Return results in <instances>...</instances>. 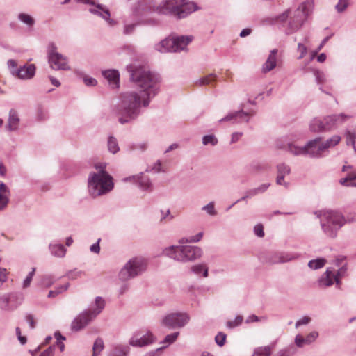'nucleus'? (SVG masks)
Here are the masks:
<instances>
[{"label": "nucleus", "instance_id": "61", "mask_svg": "<svg viewBox=\"0 0 356 356\" xmlns=\"http://www.w3.org/2000/svg\"><path fill=\"white\" fill-rule=\"evenodd\" d=\"M7 280L6 270L0 268V287Z\"/></svg>", "mask_w": 356, "mask_h": 356}, {"label": "nucleus", "instance_id": "60", "mask_svg": "<svg viewBox=\"0 0 356 356\" xmlns=\"http://www.w3.org/2000/svg\"><path fill=\"white\" fill-rule=\"evenodd\" d=\"M100 241H101V239L99 238L95 243L92 244L90 246V250L92 252H94V253H96V254L99 253V252H100V247H99V242H100Z\"/></svg>", "mask_w": 356, "mask_h": 356}, {"label": "nucleus", "instance_id": "18", "mask_svg": "<svg viewBox=\"0 0 356 356\" xmlns=\"http://www.w3.org/2000/svg\"><path fill=\"white\" fill-rule=\"evenodd\" d=\"M334 281H335L338 285L341 283L339 277L335 275L334 270L327 268L320 278L318 284L321 286H330L333 284Z\"/></svg>", "mask_w": 356, "mask_h": 356}, {"label": "nucleus", "instance_id": "36", "mask_svg": "<svg viewBox=\"0 0 356 356\" xmlns=\"http://www.w3.org/2000/svg\"><path fill=\"white\" fill-rule=\"evenodd\" d=\"M104 341L101 338H97L93 344L92 356H98L104 349Z\"/></svg>", "mask_w": 356, "mask_h": 356}, {"label": "nucleus", "instance_id": "3", "mask_svg": "<svg viewBox=\"0 0 356 356\" xmlns=\"http://www.w3.org/2000/svg\"><path fill=\"white\" fill-rule=\"evenodd\" d=\"M321 218L320 223L324 234L330 238H335L338 232L346 223L345 216L339 211L330 210L318 214Z\"/></svg>", "mask_w": 356, "mask_h": 356}, {"label": "nucleus", "instance_id": "59", "mask_svg": "<svg viewBox=\"0 0 356 356\" xmlns=\"http://www.w3.org/2000/svg\"><path fill=\"white\" fill-rule=\"evenodd\" d=\"M55 350V345L49 346L43 351L39 356H53Z\"/></svg>", "mask_w": 356, "mask_h": 356}, {"label": "nucleus", "instance_id": "41", "mask_svg": "<svg viewBox=\"0 0 356 356\" xmlns=\"http://www.w3.org/2000/svg\"><path fill=\"white\" fill-rule=\"evenodd\" d=\"M257 195H259V193H257V191L255 188H252V189H249V190L245 191L244 196H243L241 199L236 200L234 203H233V204L232 206H230L229 209H230L233 205H234L235 204L239 202L240 201L245 200H246L248 198L254 197V196Z\"/></svg>", "mask_w": 356, "mask_h": 356}, {"label": "nucleus", "instance_id": "48", "mask_svg": "<svg viewBox=\"0 0 356 356\" xmlns=\"http://www.w3.org/2000/svg\"><path fill=\"white\" fill-rule=\"evenodd\" d=\"M226 340V334L222 332H219L215 337L216 343L220 347L224 346Z\"/></svg>", "mask_w": 356, "mask_h": 356}, {"label": "nucleus", "instance_id": "7", "mask_svg": "<svg viewBox=\"0 0 356 356\" xmlns=\"http://www.w3.org/2000/svg\"><path fill=\"white\" fill-rule=\"evenodd\" d=\"M95 306L92 309L81 312L73 320L71 324V328L73 331H80L92 321L104 309L105 307L104 300L100 296L96 297Z\"/></svg>", "mask_w": 356, "mask_h": 356}, {"label": "nucleus", "instance_id": "64", "mask_svg": "<svg viewBox=\"0 0 356 356\" xmlns=\"http://www.w3.org/2000/svg\"><path fill=\"white\" fill-rule=\"evenodd\" d=\"M7 64H8V67L11 73H12V70H18L17 68V62L15 60H13V59L8 60Z\"/></svg>", "mask_w": 356, "mask_h": 356}, {"label": "nucleus", "instance_id": "13", "mask_svg": "<svg viewBox=\"0 0 356 356\" xmlns=\"http://www.w3.org/2000/svg\"><path fill=\"white\" fill-rule=\"evenodd\" d=\"M323 152L324 149L322 148V140L320 137L309 140L305 145V154L311 157H320Z\"/></svg>", "mask_w": 356, "mask_h": 356}, {"label": "nucleus", "instance_id": "33", "mask_svg": "<svg viewBox=\"0 0 356 356\" xmlns=\"http://www.w3.org/2000/svg\"><path fill=\"white\" fill-rule=\"evenodd\" d=\"M326 260L323 258H318L316 259L310 260L308 263V266L313 270H317L324 266Z\"/></svg>", "mask_w": 356, "mask_h": 356}, {"label": "nucleus", "instance_id": "42", "mask_svg": "<svg viewBox=\"0 0 356 356\" xmlns=\"http://www.w3.org/2000/svg\"><path fill=\"white\" fill-rule=\"evenodd\" d=\"M277 175L285 177L289 175L291 172L290 167L285 163H280L277 166Z\"/></svg>", "mask_w": 356, "mask_h": 356}, {"label": "nucleus", "instance_id": "1", "mask_svg": "<svg viewBox=\"0 0 356 356\" xmlns=\"http://www.w3.org/2000/svg\"><path fill=\"white\" fill-rule=\"evenodd\" d=\"M130 79L136 87L138 92L129 91L122 94L115 112L120 124L129 123L138 118L142 107H147L151 98L159 90V76L148 70L144 66L130 65L127 66Z\"/></svg>", "mask_w": 356, "mask_h": 356}, {"label": "nucleus", "instance_id": "26", "mask_svg": "<svg viewBox=\"0 0 356 356\" xmlns=\"http://www.w3.org/2000/svg\"><path fill=\"white\" fill-rule=\"evenodd\" d=\"M49 250L51 254L57 257H63L66 253V249L62 244H50Z\"/></svg>", "mask_w": 356, "mask_h": 356}, {"label": "nucleus", "instance_id": "31", "mask_svg": "<svg viewBox=\"0 0 356 356\" xmlns=\"http://www.w3.org/2000/svg\"><path fill=\"white\" fill-rule=\"evenodd\" d=\"M191 270L196 275H200L203 273V277H207L208 276V268L205 264H200L194 265L191 267Z\"/></svg>", "mask_w": 356, "mask_h": 356}, {"label": "nucleus", "instance_id": "12", "mask_svg": "<svg viewBox=\"0 0 356 356\" xmlns=\"http://www.w3.org/2000/svg\"><path fill=\"white\" fill-rule=\"evenodd\" d=\"M300 255L293 252H273L268 255L266 263L268 264H277L289 262L298 259Z\"/></svg>", "mask_w": 356, "mask_h": 356}, {"label": "nucleus", "instance_id": "21", "mask_svg": "<svg viewBox=\"0 0 356 356\" xmlns=\"http://www.w3.org/2000/svg\"><path fill=\"white\" fill-rule=\"evenodd\" d=\"M175 38H165L155 45V49L161 53L175 52Z\"/></svg>", "mask_w": 356, "mask_h": 356}, {"label": "nucleus", "instance_id": "24", "mask_svg": "<svg viewBox=\"0 0 356 356\" xmlns=\"http://www.w3.org/2000/svg\"><path fill=\"white\" fill-rule=\"evenodd\" d=\"M102 75L108 81L113 88H118L119 86L120 74L115 70H107L102 71Z\"/></svg>", "mask_w": 356, "mask_h": 356}, {"label": "nucleus", "instance_id": "5", "mask_svg": "<svg viewBox=\"0 0 356 356\" xmlns=\"http://www.w3.org/2000/svg\"><path fill=\"white\" fill-rule=\"evenodd\" d=\"M163 254L177 261L186 263L200 258L202 250L194 245H172L165 248Z\"/></svg>", "mask_w": 356, "mask_h": 356}, {"label": "nucleus", "instance_id": "27", "mask_svg": "<svg viewBox=\"0 0 356 356\" xmlns=\"http://www.w3.org/2000/svg\"><path fill=\"white\" fill-rule=\"evenodd\" d=\"M339 182L345 186L356 187V172H351L348 173L347 177L341 179Z\"/></svg>", "mask_w": 356, "mask_h": 356}, {"label": "nucleus", "instance_id": "30", "mask_svg": "<svg viewBox=\"0 0 356 356\" xmlns=\"http://www.w3.org/2000/svg\"><path fill=\"white\" fill-rule=\"evenodd\" d=\"M272 348L269 346L258 347L254 349L252 356H270Z\"/></svg>", "mask_w": 356, "mask_h": 356}, {"label": "nucleus", "instance_id": "28", "mask_svg": "<svg viewBox=\"0 0 356 356\" xmlns=\"http://www.w3.org/2000/svg\"><path fill=\"white\" fill-rule=\"evenodd\" d=\"M130 348L128 346H117L110 353L108 356H128Z\"/></svg>", "mask_w": 356, "mask_h": 356}, {"label": "nucleus", "instance_id": "29", "mask_svg": "<svg viewBox=\"0 0 356 356\" xmlns=\"http://www.w3.org/2000/svg\"><path fill=\"white\" fill-rule=\"evenodd\" d=\"M341 140V137L337 135H334L330 138L327 139L325 142H322V148H323L324 151L326 149L334 147L337 145Z\"/></svg>", "mask_w": 356, "mask_h": 356}, {"label": "nucleus", "instance_id": "6", "mask_svg": "<svg viewBox=\"0 0 356 356\" xmlns=\"http://www.w3.org/2000/svg\"><path fill=\"white\" fill-rule=\"evenodd\" d=\"M311 7L312 3L310 1H305L293 13L287 10L282 15H279L278 19L280 22H284L287 19L289 15H291L288 28L286 31V34H291L302 26L310 13Z\"/></svg>", "mask_w": 356, "mask_h": 356}, {"label": "nucleus", "instance_id": "25", "mask_svg": "<svg viewBox=\"0 0 356 356\" xmlns=\"http://www.w3.org/2000/svg\"><path fill=\"white\" fill-rule=\"evenodd\" d=\"M193 36H177L175 37V52L185 50L187 45L193 40Z\"/></svg>", "mask_w": 356, "mask_h": 356}, {"label": "nucleus", "instance_id": "63", "mask_svg": "<svg viewBox=\"0 0 356 356\" xmlns=\"http://www.w3.org/2000/svg\"><path fill=\"white\" fill-rule=\"evenodd\" d=\"M26 320L29 323L31 329H33L35 327V321L32 314H27L26 316Z\"/></svg>", "mask_w": 356, "mask_h": 356}, {"label": "nucleus", "instance_id": "43", "mask_svg": "<svg viewBox=\"0 0 356 356\" xmlns=\"http://www.w3.org/2000/svg\"><path fill=\"white\" fill-rule=\"evenodd\" d=\"M202 209L205 211L210 216H216L217 214L213 202H211L207 205L204 206Z\"/></svg>", "mask_w": 356, "mask_h": 356}, {"label": "nucleus", "instance_id": "51", "mask_svg": "<svg viewBox=\"0 0 356 356\" xmlns=\"http://www.w3.org/2000/svg\"><path fill=\"white\" fill-rule=\"evenodd\" d=\"M298 51L300 52V56L298 58L302 59L307 54V48L305 45L300 42L298 44Z\"/></svg>", "mask_w": 356, "mask_h": 356}, {"label": "nucleus", "instance_id": "19", "mask_svg": "<svg viewBox=\"0 0 356 356\" xmlns=\"http://www.w3.org/2000/svg\"><path fill=\"white\" fill-rule=\"evenodd\" d=\"M250 113L245 112L242 109L238 111L229 113L225 118H222L220 122L233 121L234 122L241 123L243 122H248L249 121L248 116Z\"/></svg>", "mask_w": 356, "mask_h": 356}, {"label": "nucleus", "instance_id": "9", "mask_svg": "<svg viewBox=\"0 0 356 356\" xmlns=\"http://www.w3.org/2000/svg\"><path fill=\"white\" fill-rule=\"evenodd\" d=\"M147 261L140 257H135L129 260L118 273L122 281H127L141 275L146 270Z\"/></svg>", "mask_w": 356, "mask_h": 356}, {"label": "nucleus", "instance_id": "15", "mask_svg": "<svg viewBox=\"0 0 356 356\" xmlns=\"http://www.w3.org/2000/svg\"><path fill=\"white\" fill-rule=\"evenodd\" d=\"M50 67L56 70H67L70 67L67 63V59L61 54L51 56L48 58Z\"/></svg>", "mask_w": 356, "mask_h": 356}, {"label": "nucleus", "instance_id": "40", "mask_svg": "<svg viewBox=\"0 0 356 356\" xmlns=\"http://www.w3.org/2000/svg\"><path fill=\"white\" fill-rule=\"evenodd\" d=\"M202 143L204 145H211L212 146H214L218 144V139L213 134L206 135L202 138Z\"/></svg>", "mask_w": 356, "mask_h": 356}, {"label": "nucleus", "instance_id": "8", "mask_svg": "<svg viewBox=\"0 0 356 356\" xmlns=\"http://www.w3.org/2000/svg\"><path fill=\"white\" fill-rule=\"evenodd\" d=\"M348 118L349 117L343 113L327 115L323 120L316 118L310 122L309 129L314 133L329 131L336 129Z\"/></svg>", "mask_w": 356, "mask_h": 356}, {"label": "nucleus", "instance_id": "20", "mask_svg": "<svg viewBox=\"0 0 356 356\" xmlns=\"http://www.w3.org/2000/svg\"><path fill=\"white\" fill-rule=\"evenodd\" d=\"M277 53L278 50L277 49L270 51L266 62L262 65L263 73L269 72L276 67Z\"/></svg>", "mask_w": 356, "mask_h": 356}, {"label": "nucleus", "instance_id": "37", "mask_svg": "<svg viewBox=\"0 0 356 356\" xmlns=\"http://www.w3.org/2000/svg\"><path fill=\"white\" fill-rule=\"evenodd\" d=\"M179 335V332H175L170 334H168L165 336V337L164 338L163 341L161 343L165 344L164 347H167L168 346L173 343L177 339Z\"/></svg>", "mask_w": 356, "mask_h": 356}, {"label": "nucleus", "instance_id": "58", "mask_svg": "<svg viewBox=\"0 0 356 356\" xmlns=\"http://www.w3.org/2000/svg\"><path fill=\"white\" fill-rule=\"evenodd\" d=\"M254 232L259 237H263L264 236V227L261 224H258L254 227Z\"/></svg>", "mask_w": 356, "mask_h": 356}, {"label": "nucleus", "instance_id": "44", "mask_svg": "<svg viewBox=\"0 0 356 356\" xmlns=\"http://www.w3.org/2000/svg\"><path fill=\"white\" fill-rule=\"evenodd\" d=\"M349 0H339L337 4L335 6L338 13H343L348 6Z\"/></svg>", "mask_w": 356, "mask_h": 356}, {"label": "nucleus", "instance_id": "46", "mask_svg": "<svg viewBox=\"0 0 356 356\" xmlns=\"http://www.w3.org/2000/svg\"><path fill=\"white\" fill-rule=\"evenodd\" d=\"M312 71L313 72L314 75L316 77V81L318 83H323L325 81V78L323 72L316 69H313Z\"/></svg>", "mask_w": 356, "mask_h": 356}, {"label": "nucleus", "instance_id": "11", "mask_svg": "<svg viewBox=\"0 0 356 356\" xmlns=\"http://www.w3.org/2000/svg\"><path fill=\"white\" fill-rule=\"evenodd\" d=\"M156 339L155 336L149 331L145 333L136 332L130 338L129 343L133 347L140 348L152 344L156 341Z\"/></svg>", "mask_w": 356, "mask_h": 356}, {"label": "nucleus", "instance_id": "56", "mask_svg": "<svg viewBox=\"0 0 356 356\" xmlns=\"http://www.w3.org/2000/svg\"><path fill=\"white\" fill-rule=\"evenodd\" d=\"M59 53L57 51V47L55 44L51 43L48 46V58L51 56L58 54Z\"/></svg>", "mask_w": 356, "mask_h": 356}, {"label": "nucleus", "instance_id": "52", "mask_svg": "<svg viewBox=\"0 0 356 356\" xmlns=\"http://www.w3.org/2000/svg\"><path fill=\"white\" fill-rule=\"evenodd\" d=\"M312 319L309 316H304L303 318L299 319L298 321H296V324H295V327L296 328L299 327L301 325H307L309 324L310 322H311Z\"/></svg>", "mask_w": 356, "mask_h": 356}, {"label": "nucleus", "instance_id": "62", "mask_svg": "<svg viewBox=\"0 0 356 356\" xmlns=\"http://www.w3.org/2000/svg\"><path fill=\"white\" fill-rule=\"evenodd\" d=\"M270 186V183H266L255 188L259 194L264 193Z\"/></svg>", "mask_w": 356, "mask_h": 356}, {"label": "nucleus", "instance_id": "4", "mask_svg": "<svg viewBox=\"0 0 356 356\" xmlns=\"http://www.w3.org/2000/svg\"><path fill=\"white\" fill-rule=\"evenodd\" d=\"M113 177L107 172H90L88 178V192L93 197L109 193L113 190Z\"/></svg>", "mask_w": 356, "mask_h": 356}, {"label": "nucleus", "instance_id": "45", "mask_svg": "<svg viewBox=\"0 0 356 356\" xmlns=\"http://www.w3.org/2000/svg\"><path fill=\"white\" fill-rule=\"evenodd\" d=\"M9 201L8 195L0 194V212L7 208Z\"/></svg>", "mask_w": 356, "mask_h": 356}, {"label": "nucleus", "instance_id": "2", "mask_svg": "<svg viewBox=\"0 0 356 356\" xmlns=\"http://www.w3.org/2000/svg\"><path fill=\"white\" fill-rule=\"evenodd\" d=\"M195 3L186 0H163L159 5L155 6L153 0H140L134 13L137 15L149 12H156L159 14L172 15L177 19L187 17L197 10Z\"/></svg>", "mask_w": 356, "mask_h": 356}, {"label": "nucleus", "instance_id": "35", "mask_svg": "<svg viewBox=\"0 0 356 356\" xmlns=\"http://www.w3.org/2000/svg\"><path fill=\"white\" fill-rule=\"evenodd\" d=\"M108 149L112 154H116L120 150L118 141L113 136H110L108 138Z\"/></svg>", "mask_w": 356, "mask_h": 356}, {"label": "nucleus", "instance_id": "47", "mask_svg": "<svg viewBox=\"0 0 356 356\" xmlns=\"http://www.w3.org/2000/svg\"><path fill=\"white\" fill-rule=\"evenodd\" d=\"M35 268H32V270L29 273L26 277L24 279L23 282V288H27L30 286L33 277L35 274Z\"/></svg>", "mask_w": 356, "mask_h": 356}, {"label": "nucleus", "instance_id": "49", "mask_svg": "<svg viewBox=\"0 0 356 356\" xmlns=\"http://www.w3.org/2000/svg\"><path fill=\"white\" fill-rule=\"evenodd\" d=\"M346 144L348 145H353V147L355 149V139H356V136L355 134L353 133H351L350 131H348L346 133Z\"/></svg>", "mask_w": 356, "mask_h": 356}, {"label": "nucleus", "instance_id": "22", "mask_svg": "<svg viewBox=\"0 0 356 356\" xmlns=\"http://www.w3.org/2000/svg\"><path fill=\"white\" fill-rule=\"evenodd\" d=\"M137 177L136 184H137L141 190L149 192L153 191V184L148 176L140 172L137 175Z\"/></svg>", "mask_w": 356, "mask_h": 356}, {"label": "nucleus", "instance_id": "39", "mask_svg": "<svg viewBox=\"0 0 356 356\" xmlns=\"http://www.w3.org/2000/svg\"><path fill=\"white\" fill-rule=\"evenodd\" d=\"M216 75L214 74H210L206 76L199 79L195 83L199 86L208 85L214 81Z\"/></svg>", "mask_w": 356, "mask_h": 356}, {"label": "nucleus", "instance_id": "50", "mask_svg": "<svg viewBox=\"0 0 356 356\" xmlns=\"http://www.w3.org/2000/svg\"><path fill=\"white\" fill-rule=\"evenodd\" d=\"M243 319V318L242 316H237L234 321L227 322V326L230 328L236 327L241 324Z\"/></svg>", "mask_w": 356, "mask_h": 356}, {"label": "nucleus", "instance_id": "54", "mask_svg": "<svg viewBox=\"0 0 356 356\" xmlns=\"http://www.w3.org/2000/svg\"><path fill=\"white\" fill-rule=\"evenodd\" d=\"M203 236V232H199L195 236H191L186 239L188 243H197L200 241Z\"/></svg>", "mask_w": 356, "mask_h": 356}, {"label": "nucleus", "instance_id": "23", "mask_svg": "<svg viewBox=\"0 0 356 356\" xmlns=\"http://www.w3.org/2000/svg\"><path fill=\"white\" fill-rule=\"evenodd\" d=\"M19 124V118L17 112L11 109L9 111V116L8 119V124L6 126V129L9 131H14L18 129Z\"/></svg>", "mask_w": 356, "mask_h": 356}, {"label": "nucleus", "instance_id": "38", "mask_svg": "<svg viewBox=\"0 0 356 356\" xmlns=\"http://www.w3.org/2000/svg\"><path fill=\"white\" fill-rule=\"evenodd\" d=\"M295 354V348L292 346H289L280 350L274 356H293Z\"/></svg>", "mask_w": 356, "mask_h": 356}, {"label": "nucleus", "instance_id": "34", "mask_svg": "<svg viewBox=\"0 0 356 356\" xmlns=\"http://www.w3.org/2000/svg\"><path fill=\"white\" fill-rule=\"evenodd\" d=\"M288 150L296 156L305 154V145L303 147L297 146L293 143L288 145Z\"/></svg>", "mask_w": 356, "mask_h": 356}, {"label": "nucleus", "instance_id": "55", "mask_svg": "<svg viewBox=\"0 0 356 356\" xmlns=\"http://www.w3.org/2000/svg\"><path fill=\"white\" fill-rule=\"evenodd\" d=\"M137 26V24H125L124 27L123 33L125 35H129L131 34L134 30L136 26Z\"/></svg>", "mask_w": 356, "mask_h": 356}, {"label": "nucleus", "instance_id": "53", "mask_svg": "<svg viewBox=\"0 0 356 356\" xmlns=\"http://www.w3.org/2000/svg\"><path fill=\"white\" fill-rule=\"evenodd\" d=\"M250 170L254 172H259L264 169V167L262 164L258 162H252L250 165Z\"/></svg>", "mask_w": 356, "mask_h": 356}, {"label": "nucleus", "instance_id": "17", "mask_svg": "<svg viewBox=\"0 0 356 356\" xmlns=\"http://www.w3.org/2000/svg\"><path fill=\"white\" fill-rule=\"evenodd\" d=\"M35 73V66L33 64L25 65L17 70H12V74L21 79H30Z\"/></svg>", "mask_w": 356, "mask_h": 356}, {"label": "nucleus", "instance_id": "57", "mask_svg": "<svg viewBox=\"0 0 356 356\" xmlns=\"http://www.w3.org/2000/svg\"><path fill=\"white\" fill-rule=\"evenodd\" d=\"M83 82L88 86H94L97 83L95 79L87 76L83 77Z\"/></svg>", "mask_w": 356, "mask_h": 356}, {"label": "nucleus", "instance_id": "32", "mask_svg": "<svg viewBox=\"0 0 356 356\" xmlns=\"http://www.w3.org/2000/svg\"><path fill=\"white\" fill-rule=\"evenodd\" d=\"M18 19L29 27L35 24V19L29 15L22 13L18 15Z\"/></svg>", "mask_w": 356, "mask_h": 356}, {"label": "nucleus", "instance_id": "14", "mask_svg": "<svg viewBox=\"0 0 356 356\" xmlns=\"http://www.w3.org/2000/svg\"><path fill=\"white\" fill-rule=\"evenodd\" d=\"M17 299L16 293H8L0 296V309L3 311H13L19 304L15 303Z\"/></svg>", "mask_w": 356, "mask_h": 356}, {"label": "nucleus", "instance_id": "16", "mask_svg": "<svg viewBox=\"0 0 356 356\" xmlns=\"http://www.w3.org/2000/svg\"><path fill=\"white\" fill-rule=\"evenodd\" d=\"M318 335L317 331L311 332L305 337L301 334H297L294 339V343L298 348H302L305 346H309L315 342Z\"/></svg>", "mask_w": 356, "mask_h": 356}, {"label": "nucleus", "instance_id": "10", "mask_svg": "<svg viewBox=\"0 0 356 356\" xmlns=\"http://www.w3.org/2000/svg\"><path fill=\"white\" fill-rule=\"evenodd\" d=\"M190 321L186 313L175 312L165 315L161 320V325L169 329L181 328Z\"/></svg>", "mask_w": 356, "mask_h": 356}]
</instances>
